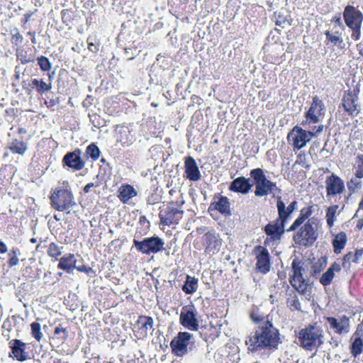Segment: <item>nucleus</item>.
<instances>
[{"label": "nucleus", "instance_id": "nucleus-1", "mask_svg": "<svg viewBox=\"0 0 363 363\" xmlns=\"http://www.w3.org/2000/svg\"><path fill=\"white\" fill-rule=\"evenodd\" d=\"M245 342L247 350L252 353L262 350L274 351L280 342L279 333L272 321L266 320L254 333L246 337Z\"/></svg>", "mask_w": 363, "mask_h": 363}, {"label": "nucleus", "instance_id": "nucleus-2", "mask_svg": "<svg viewBox=\"0 0 363 363\" xmlns=\"http://www.w3.org/2000/svg\"><path fill=\"white\" fill-rule=\"evenodd\" d=\"M298 202L294 200L286 207L284 202L280 197L277 201L278 218L273 222H270L264 227V233L269 236L271 240H279L284 233L286 223L291 214L297 208Z\"/></svg>", "mask_w": 363, "mask_h": 363}, {"label": "nucleus", "instance_id": "nucleus-3", "mask_svg": "<svg viewBox=\"0 0 363 363\" xmlns=\"http://www.w3.org/2000/svg\"><path fill=\"white\" fill-rule=\"evenodd\" d=\"M51 206L56 211L69 213L76 206L74 194L67 181L59 182L58 186L50 191L49 196Z\"/></svg>", "mask_w": 363, "mask_h": 363}, {"label": "nucleus", "instance_id": "nucleus-4", "mask_svg": "<svg viewBox=\"0 0 363 363\" xmlns=\"http://www.w3.org/2000/svg\"><path fill=\"white\" fill-rule=\"evenodd\" d=\"M320 221L318 218L311 217L295 231L293 240L299 246L311 247L318 238Z\"/></svg>", "mask_w": 363, "mask_h": 363}, {"label": "nucleus", "instance_id": "nucleus-5", "mask_svg": "<svg viewBox=\"0 0 363 363\" xmlns=\"http://www.w3.org/2000/svg\"><path fill=\"white\" fill-rule=\"evenodd\" d=\"M297 337L300 347L306 351H313L323 344L324 332L317 323L308 324L299 330Z\"/></svg>", "mask_w": 363, "mask_h": 363}, {"label": "nucleus", "instance_id": "nucleus-6", "mask_svg": "<svg viewBox=\"0 0 363 363\" xmlns=\"http://www.w3.org/2000/svg\"><path fill=\"white\" fill-rule=\"evenodd\" d=\"M184 203L183 194L178 192V196L175 201L167 202L166 206L160 209L159 213L160 223L167 226L179 224L184 217V211L182 207Z\"/></svg>", "mask_w": 363, "mask_h": 363}, {"label": "nucleus", "instance_id": "nucleus-7", "mask_svg": "<svg viewBox=\"0 0 363 363\" xmlns=\"http://www.w3.org/2000/svg\"><path fill=\"white\" fill-rule=\"evenodd\" d=\"M304 263L298 258H295L291 263V274L289 275V283L291 286L301 295L305 296L311 294V286L308 278L303 274Z\"/></svg>", "mask_w": 363, "mask_h": 363}, {"label": "nucleus", "instance_id": "nucleus-8", "mask_svg": "<svg viewBox=\"0 0 363 363\" xmlns=\"http://www.w3.org/2000/svg\"><path fill=\"white\" fill-rule=\"evenodd\" d=\"M323 125H315L312 130H306L302 128L295 125L288 133L287 140L292 145L293 150L296 152L304 147L311 138L316 134L323 131Z\"/></svg>", "mask_w": 363, "mask_h": 363}, {"label": "nucleus", "instance_id": "nucleus-9", "mask_svg": "<svg viewBox=\"0 0 363 363\" xmlns=\"http://www.w3.org/2000/svg\"><path fill=\"white\" fill-rule=\"evenodd\" d=\"M223 245V240L215 230L205 233L194 240V246L198 250H203L206 255L213 256L218 253Z\"/></svg>", "mask_w": 363, "mask_h": 363}, {"label": "nucleus", "instance_id": "nucleus-10", "mask_svg": "<svg viewBox=\"0 0 363 363\" xmlns=\"http://www.w3.org/2000/svg\"><path fill=\"white\" fill-rule=\"evenodd\" d=\"M172 352L177 357H183L195 346L194 335L188 332H179L170 342Z\"/></svg>", "mask_w": 363, "mask_h": 363}, {"label": "nucleus", "instance_id": "nucleus-11", "mask_svg": "<svg viewBox=\"0 0 363 363\" xmlns=\"http://www.w3.org/2000/svg\"><path fill=\"white\" fill-rule=\"evenodd\" d=\"M324 112L325 105L323 101L317 95L314 96L309 109L305 113V120L301 122V125L318 123L323 117Z\"/></svg>", "mask_w": 363, "mask_h": 363}, {"label": "nucleus", "instance_id": "nucleus-12", "mask_svg": "<svg viewBox=\"0 0 363 363\" xmlns=\"http://www.w3.org/2000/svg\"><path fill=\"white\" fill-rule=\"evenodd\" d=\"M114 131L116 143H119L123 147L132 145L136 140L132 123H123L116 125Z\"/></svg>", "mask_w": 363, "mask_h": 363}, {"label": "nucleus", "instance_id": "nucleus-13", "mask_svg": "<svg viewBox=\"0 0 363 363\" xmlns=\"http://www.w3.org/2000/svg\"><path fill=\"white\" fill-rule=\"evenodd\" d=\"M133 245L138 252L145 255L156 254L163 249L164 242L157 237L147 238L141 241L133 240Z\"/></svg>", "mask_w": 363, "mask_h": 363}, {"label": "nucleus", "instance_id": "nucleus-14", "mask_svg": "<svg viewBox=\"0 0 363 363\" xmlns=\"http://www.w3.org/2000/svg\"><path fill=\"white\" fill-rule=\"evenodd\" d=\"M252 253L257 261L255 264L256 272L263 274H267L270 271L271 262L270 255L267 247L257 245L254 247Z\"/></svg>", "mask_w": 363, "mask_h": 363}, {"label": "nucleus", "instance_id": "nucleus-15", "mask_svg": "<svg viewBox=\"0 0 363 363\" xmlns=\"http://www.w3.org/2000/svg\"><path fill=\"white\" fill-rule=\"evenodd\" d=\"M179 321L182 326L189 330L197 331L199 329L197 313L193 305L186 306L182 308L179 316Z\"/></svg>", "mask_w": 363, "mask_h": 363}, {"label": "nucleus", "instance_id": "nucleus-16", "mask_svg": "<svg viewBox=\"0 0 363 363\" xmlns=\"http://www.w3.org/2000/svg\"><path fill=\"white\" fill-rule=\"evenodd\" d=\"M326 196L333 198L342 194L345 191V182L338 175L332 173L325 181Z\"/></svg>", "mask_w": 363, "mask_h": 363}, {"label": "nucleus", "instance_id": "nucleus-17", "mask_svg": "<svg viewBox=\"0 0 363 363\" xmlns=\"http://www.w3.org/2000/svg\"><path fill=\"white\" fill-rule=\"evenodd\" d=\"M341 105L347 113L350 116H355L359 113L358 105V94L348 89L345 91Z\"/></svg>", "mask_w": 363, "mask_h": 363}, {"label": "nucleus", "instance_id": "nucleus-18", "mask_svg": "<svg viewBox=\"0 0 363 363\" xmlns=\"http://www.w3.org/2000/svg\"><path fill=\"white\" fill-rule=\"evenodd\" d=\"M154 320L152 317L145 315L138 316L133 333L139 340H143L148 335V332L153 329Z\"/></svg>", "mask_w": 363, "mask_h": 363}, {"label": "nucleus", "instance_id": "nucleus-19", "mask_svg": "<svg viewBox=\"0 0 363 363\" xmlns=\"http://www.w3.org/2000/svg\"><path fill=\"white\" fill-rule=\"evenodd\" d=\"M342 16L345 23L348 28L362 25L363 22L362 12L358 8L352 5H347L345 7Z\"/></svg>", "mask_w": 363, "mask_h": 363}, {"label": "nucleus", "instance_id": "nucleus-20", "mask_svg": "<svg viewBox=\"0 0 363 363\" xmlns=\"http://www.w3.org/2000/svg\"><path fill=\"white\" fill-rule=\"evenodd\" d=\"M64 165L75 170H82L84 166L85 162L82 158V150L79 148L75 149L72 152H67L62 159Z\"/></svg>", "mask_w": 363, "mask_h": 363}, {"label": "nucleus", "instance_id": "nucleus-21", "mask_svg": "<svg viewBox=\"0 0 363 363\" xmlns=\"http://www.w3.org/2000/svg\"><path fill=\"white\" fill-rule=\"evenodd\" d=\"M325 320L329 323L333 332L338 335L347 333L350 328V318L344 315L339 319L335 317H325Z\"/></svg>", "mask_w": 363, "mask_h": 363}, {"label": "nucleus", "instance_id": "nucleus-22", "mask_svg": "<svg viewBox=\"0 0 363 363\" xmlns=\"http://www.w3.org/2000/svg\"><path fill=\"white\" fill-rule=\"evenodd\" d=\"M9 347L11 353L10 357H13L19 362H24L28 359V354L26 351V344L18 339L11 340L9 342Z\"/></svg>", "mask_w": 363, "mask_h": 363}, {"label": "nucleus", "instance_id": "nucleus-23", "mask_svg": "<svg viewBox=\"0 0 363 363\" xmlns=\"http://www.w3.org/2000/svg\"><path fill=\"white\" fill-rule=\"evenodd\" d=\"M213 200L209 206V211H218L222 215L227 216L231 215L230 204L228 197L217 194L214 195Z\"/></svg>", "mask_w": 363, "mask_h": 363}, {"label": "nucleus", "instance_id": "nucleus-24", "mask_svg": "<svg viewBox=\"0 0 363 363\" xmlns=\"http://www.w3.org/2000/svg\"><path fill=\"white\" fill-rule=\"evenodd\" d=\"M184 177L191 182H197L201 177L196 160L191 156L184 159Z\"/></svg>", "mask_w": 363, "mask_h": 363}, {"label": "nucleus", "instance_id": "nucleus-25", "mask_svg": "<svg viewBox=\"0 0 363 363\" xmlns=\"http://www.w3.org/2000/svg\"><path fill=\"white\" fill-rule=\"evenodd\" d=\"M314 212V204L309 203L304 206L300 211V213L297 218L294 221L291 225L287 229V232L295 231L299 226L311 218V215Z\"/></svg>", "mask_w": 363, "mask_h": 363}, {"label": "nucleus", "instance_id": "nucleus-26", "mask_svg": "<svg viewBox=\"0 0 363 363\" xmlns=\"http://www.w3.org/2000/svg\"><path fill=\"white\" fill-rule=\"evenodd\" d=\"M252 186L250 182V179L244 177H239L235 179L229 186V190L233 192L247 194Z\"/></svg>", "mask_w": 363, "mask_h": 363}, {"label": "nucleus", "instance_id": "nucleus-27", "mask_svg": "<svg viewBox=\"0 0 363 363\" xmlns=\"http://www.w3.org/2000/svg\"><path fill=\"white\" fill-rule=\"evenodd\" d=\"M138 194L135 189L129 184H123L117 191V196L123 203H127Z\"/></svg>", "mask_w": 363, "mask_h": 363}, {"label": "nucleus", "instance_id": "nucleus-28", "mask_svg": "<svg viewBox=\"0 0 363 363\" xmlns=\"http://www.w3.org/2000/svg\"><path fill=\"white\" fill-rule=\"evenodd\" d=\"M59 263L57 268L62 269L67 273H70L76 268L77 259L75 255L72 253H68L58 259Z\"/></svg>", "mask_w": 363, "mask_h": 363}, {"label": "nucleus", "instance_id": "nucleus-29", "mask_svg": "<svg viewBox=\"0 0 363 363\" xmlns=\"http://www.w3.org/2000/svg\"><path fill=\"white\" fill-rule=\"evenodd\" d=\"M341 270L340 265L337 262H333L330 267L327 269L325 272H324L322 276L319 279L320 283L323 286H327L330 285L333 279L335 277V272H339Z\"/></svg>", "mask_w": 363, "mask_h": 363}, {"label": "nucleus", "instance_id": "nucleus-30", "mask_svg": "<svg viewBox=\"0 0 363 363\" xmlns=\"http://www.w3.org/2000/svg\"><path fill=\"white\" fill-rule=\"evenodd\" d=\"M201 337L206 341L213 340L218 337V329L211 323L205 324L199 327V329Z\"/></svg>", "mask_w": 363, "mask_h": 363}, {"label": "nucleus", "instance_id": "nucleus-31", "mask_svg": "<svg viewBox=\"0 0 363 363\" xmlns=\"http://www.w3.org/2000/svg\"><path fill=\"white\" fill-rule=\"evenodd\" d=\"M363 255V248L356 250L354 253L349 252L345 254L342 259V267L345 270H349L351 267V262L358 263L359 258Z\"/></svg>", "mask_w": 363, "mask_h": 363}, {"label": "nucleus", "instance_id": "nucleus-32", "mask_svg": "<svg viewBox=\"0 0 363 363\" xmlns=\"http://www.w3.org/2000/svg\"><path fill=\"white\" fill-rule=\"evenodd\" d=\"M347 242V236L345 232H340L334 235L332 240V245L333 252L336 255L342 252V250L345 247Z\"/></svg>", "mask_w": 363, "mask_h": 363}, {"label": "nucleus", "instance_id": "nucleus-33", "mask_svg": "<svg viewBox=\"0 0 363 363\" xmlns=\"http://www.w3.org/2000/svg\"><path fill=\"white\" fill-rule=\"evenodd\" d=\"M276 187V183L267 179L255 186V194L257 196H264L271 193Z\"/></svg>", "mask_w": 363, "mask_h": 363}, {"label": "nucleus", "instance_id": "nucleus-34", "mask_svg": "<svg viewBox=\"0 0 363 363\" xmlns=\"http://www.w3.org/2000/svg\"><path fill=\"white\" fill-rule=\"evenodd\" d=\"M351 340L352 342L350 347V353L353 357H356L363 351V338L360 335H355L354 332Z\"/></svg>", "mask_w": 363, "mask_h": 363}, {"label": "nucleus", "instance_id": "nucleus-35", "mask_svg": "<svg viewBox=\"0 0 363 363\" xmlns=\"http://www.w3.org/2000/svg\"><path fill=\"white\" fill-rule=\"evenodd\" d=\"M326 38V44L330 43L333 46H337L344 48L345 43L342 38V34L338 31L332 33L330 30H325L324 33Z\"/></svg>", "mask_w": 363, "mask_h": 363}, {"label": "nucleus", "instance_id": "nucleus-36", "mask_svg": "<svg viewBox=\"0 0 363 363\" xmlns=\"http://www.w3.org/2000/svg\"><path fill=\"white\" fill-rule=\"evenodd\" d=\"M198 288V279L189 275L186 276L182 290L186 294H192L196 291Z\"/></svg>", "mask_w": 363, "mask_h": 363}, {"label": "nucleus", "instance_id": "nucleus-37", "mask_svg": "<svg viewBox=\"0 0 363 363\" xmlns=\"http://www.w3.org/2000/svg\"><path fill=\"white\" fill-rule=\"evenodd\" d=\"M33 89H35L38 93L42 94L49 91L52 89L51 82L47 84L43 79H33L30 84Z\"/></svg>", "mask_w": 363, "mask_h": 363}, {"label": "nucleus", "instance_id": "nucleus-38", "mask_svg": "<svg viewBox=\"0 0 363 363\" xmlns=\"http://www.w3.org/2000/svg\"><path fill=\"white\" fill-rule=\"evenodd\" d=\"M286 306L291 311L301 310V305L296 293L291 292L288 295Z\"/></svg>", "mask_w": 363, "mask_h": 363}, {"label": "nucleus", "instance_id": "nucleus-39", "mask_svg": "<svg viewBox=\"0 0 363 363\" xmlns=\"http://www.w3.org/2000/svg\"><path fill=\"white\" fill-rule=\"evenodd\" d=\"M62 247H60L57 243L52 242L47 245V254L50 257L57 261L62 253Z\"/></svg>", "mask_w": 363, "mask_h": 363}, {"label": "nucleus", "instance_id": "nucleus-40", "mask_svg": "<svg viewBox=\"0 0 363 363\" xmlns=\"http://www.w3.org/2000/svg\"><path fill=\"white\" fill-rule=\"evenodd\" d=\"M9 149L14 154L23 155L27 150V145L23 141L14 139L10 143Z\"/></svg>", "mask_w": 363, "mask_h": 363}, {"label": "nucleus", "instance_id": "nucleus-41", "mask_svg": "<svg viewBox=\"0 0 363 363\" xmlns=\"http://www.w3.org/2000/svg\"><path fill=\"white\" fill-rule=\"evenodd\" d=\"M338 209L337 205H333L329 206L326 210V223L329 228H332L334 225V222L336 218V213Z\"/></svg>", "mask_w": 363, "mask_h": 363}, {"label": "nucleus", "instance_id": "nucleus-42", "mask_svg": "<svg viewBox=\"0 0 363 363\" xmlns=\"http://www.w3.org/2000/svg\"><path fill=\"white\" fill-rule=\"evenodd\" d=\"M11 35V43L13 47L16 48H19L20 45L22 44L23 41V37L21 34L19 30L17 28H14L10 31Z\"/></svg>", "mask_w": 363, "mask_h": 363}, {"label": "nucleus", "instance_id": "nucleus-43", "mask_svg": "<svg viewBox=\"0 0 363 363\" xmlns=\"http://www.w3.org/2000/svg\"><path fill=\"white\" fill-rule=\"evenodd\" d=\"M20 250L17 247H12L8 254V266L13 267L18 264L19 259L18 255H20Z\"/></svg>", "mask_w": 363, "mask_h": 363}, {"label": "nucleus", "instance_id": "nucleus-44", "mask_svg": "<svg viewBox=\"0 0 363 363\" xmlns=\"http://www.w3.org/2000/svg\"><path fill=\"white\" fill-rule=\"evenodd\" d=\"M85 153L87 157L96 161L99 159L101 151L98 146L94 143H92L86 147Z\"/></svg>", "mask_w": 363, "mask_h": 363}, {"label": "nucleus", "instance_id": "nucleus-45", "mask_svg": "<svg viewBox=\"0 0 363 363\" xmlns=\"http://www.w3.org/2000/svg\"><path fill=\"white\" fill-rule=\"evenodd\" d=\"M250 176L254 179L255 186L257 184L264 182L267 180V177L264 173V171L261 168L253 169L250 171Z\"/></svg>", "mask_w": 363, "mask_h": 363}, {"label": "nucleus", "instance_id": "nucleus-46", "mask_svg": "<svg viewBox=\"0 0 363 363\" xmlns=\"http://www.w3.org/2000/svg\"><path fill=\"white\" fill-rule=\"evenodd\" d=\"M16 55L17 60L23 65L34 62V59L31 56L28 55L27 52L20 48H16Z\"/></svg>", "mask_w": 363, "mask_h": 363}, {"label": "nucleus", "instance_id": "nucleus-47", "mask_svg": "<svg viewBox=\"0 0 363 363\" xmlns=\"http://www.w3.org/2000/svg\"><path fill=\"white\" fill-rule=\"evenodd\" d=\"M88 49L90 52L97 53L99 50L100 42L96 38V36L89 35L87 38Z\"/></svg>", "mask_w": 363, "mask_h": 363}, {"label": "nucleus", "instance_id": "nucleus-48", "mask_svg": "<svg viewBox=\"0 0 363 363\" xmlns=\"http://www.w3.org/2000/svg\"><path fill=\"white\" fill-rule=\"evenodd\" d=\"M31 335L38 342H40L43 338V333L41 332V328L40 323L33 322L30 324Z\"/></svg>", "mask_w": 363, "mask_h": 363}, {"label": "nucleus", "instance_id": "nucleus-49", "mask_svg": "<svg viewBox=\"0 0 363 363\" xmlns=\"http://www.w3.org/2000/svg\"><path fill=\"white\" fill-rule=\"evenodd\" d=\"M359 179L356 177H352L347 182V189L351 194L354 193L361 188L362 182Z\"/></svg>", "mask_w": 363, "mask_h": 363}, {"label": "nucleus", "instance_id": "nucleus-50", "mask_svg": "<svg viewBox=\"0 0 363 363\" xmlns=\"http://www.w3.org/2000/svg\"><path fill=\"white\" fill-rule=\"evenodd\" d=\"M37 61L42 71L48 72L51 69V63L47 57L41 55L37 58Z\"/></svg>", "mask_w": 363, "mask_h": 363}, {"label": "nucleus", "instance_id": "nucleus-51", "mask_svg": "<svg viewBox=\"0 0 363 363\" xmlns=\"http://www.w3.org/2000/svg\"><path fill=\"white\" fill-rule=\"evenodd\" d=\"M355 176L357 178L363 177V155L359 154L356 157Z\"/></svg>", "mask_w": 363, "mask_h": 363}, {"label": "nucleus", "instance_id": "nucleus-52", "mask_svg": "<svg viewBox=\"0 0 363 363\" xmlns=\"http://www.w3.org/2000/svg\"><path fill=\"white\" fill-rule=\"evenodd\" d=\"M138 224L142 233L146 234L149 231L150 228V223L145 216L143 215L140 216Z\"/></svg>", "mask_w": 363, "mask_h": 363}, {"label": "nucleus", "instance_id": "nucleus-53", "mask_svg": "<svg viewBox=\"0 0 363 363\" xmlns=\"http://www.w3.org/2000/svg\"><path fill=\"white\" fill-rule=\"evenodd\" d=\"M54 335L57 336V338L61 342H64L67 338V331L65 328L57 326L54 330Z\"/></svg>", "mask_w": 363, "mask_h": 363}, {"label": "nucleus", "instance_id": "nucleus-54", "mask_svg": "<svg viewBox=\"0 0 363 363\" xmlns=\"http://www.w3.org/2000/svg\"><path fill=\"white\" fill-rule=\"evenodd\" d=\"M73 11L72 9H62L60 12L62 21L64 23L68 24L72 20Z\"/></svg>", "mask_w": 363, "mask_h": 363}, {"label": "nucleus", "instance_id": "nucleus-55", "mask_svg": "<svg viewBox=\"0 0 363 363\" xmlns=\"http://www.w3.org/2000/svg\"><path fill=\"white\" fill-rule=\"evenodd\" d=\"M250 318L255 323L259 324V325L266 322L264 315L259 314L257 311L251 312Z\"/></svg>", "mask_w": 363, "mask_h": 363}, {"label": "nucleus", "instance_id": "nucleus-56", "mask_svg": "<svg viewBox=\"0 0 363 363\" xmlns=\"http://www.w3.org/2000/svg\"><path fill=\"white\" fill-rule=\"evenodd\" d=\"M361 26H362V25H358V26H352V28H349L350 29L352 30L351 37L355 41H357L360 39Z\"/></svg>", "mask_w": 363, "mask_h": 363}, {"label": "nucleus", "instance_id": "nucleus-57", "mask_svg": "<svg viewBox=\"0 0 363 363\" xmlns=\"http://www.w3.org/2000/svg\"><path fill=\"white\" fill-rule=\"evenodd\" d=\"M307 159H306V155L304 152H300L297 157L296 160V164H298L303 167H308V165L306 164Z\"/></svg>", "mask_w": 363, "mask_h": 363}, {"label": "nucleus", "instance_id": "nucleus-58", "mask_svg": "<svg viewBox=\"0 0 363 363\" xmlns=\"http://www.w3.org/2000/svg\"><path fill=\"white\" fill-rule=\"evenodd\" d=\"M331 22L334 23L335 24H336L338 26H342L343 27L342 23V20H341V14H340V13H338L335 14L332 18Z\"/></svg>", "mask_w": 363, "mask_h": 363}, {"label": "nucleus", "instance_id": "nucleus-59", "mask_svg": "<svg viewBox=\"0 0 363 363\" xmlns=\"http://www.w3.org/2000/svg\"><path fill=\"white\" fill-rule=\"evenodd\" d=\"M159 202V199L153 194L149 196L147 199V203L148 205H155Z\"/></svg>", "mask_w": 363, "mask_h": 363}, {"label": "nucleus", "instance_id": "nucleus-60", "mask_svg": "<svg viewBox=\"0 0 363 363\" xmlns=\"http://www.w3.org/2000/svg\"><path fill=\"white\" fill-rule=\"evenodd\" d=\"M75 269L78 272H84L86 274H89L92 271V269L90 267L84 265V264H83L82 266H79V267L76 266Z\"/></svg>", "mask_w": 363, "mask_h": 363}, {"label": "nucleus", "instance_id": "nucleus-61", "mask_svg": "<svg viewBox=\"0 0 363 363\" xmlns=\"http://www.w3.org/2000/svg\"><path fill=\"white\" fill-rule=\"evenodd\" d=\"M35 12L28 11L23 15V17L21 18V23L25 25L30 20V17L34 14Z\"/></svg>", "mask_w": 363, "mask_h": 363}, {"label": "nucleus", "instance_id": "nucleus-62", "mask_svg": "<svg viewBox=\"0 0 363 363\" xmlns=\"http://www.w3.org/2000/svg\"><path fill=\"white\" fill-rule=\"evenodd\" d=\"M8 251L7 245L0 240V254H5Z\"/></svg>", "mask_w": 363, "mask_h": 363}, {"label": "nucleus", "instance_id": "nucleus-63", "mask_svg": "<svg viewBox=\"0 0 363 363\" xmlns=\"http://www.w3.org/2000/svg\"><path fill=\"white\" fill-rule=\"evenodd\" d=\"M27 35L30 36L31 43L33 44H36L37 40L35 38V31H28L27 33Z\"/></svg>", "mask_w": 363, "mask_h": 363}, {"label": "nucleus", "instance_id": "nucleus-64", "mask_svg": "<svg viewBox=\"0 0 363 363\" xmlns=\"http://www.w3.org/2000/svg\"><path fill=\"white\" fill-rule=\"evenodd\" d=\"M59 103L58 99H50L48 101H46V104L48 107H53L56 104Z\"/></svg>", "mask_w": 363, "mask_h": 363}]
</instances>
